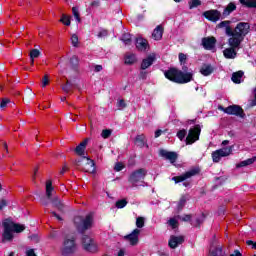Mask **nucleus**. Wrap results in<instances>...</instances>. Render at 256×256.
I'll return each mask as SVG.
<instances>
[{
	"label": "nucleus",
	"mask_w": 256,
	"mask_h": 256,
	"mask_svg": "<svg viewBox=\"0 0 256 256\" xmlns=\"http://www.w3.org/2000/svg\"><path fill=\"white\" fill-rule=\"evenodd\" d=\"M178 59L182 68H168V70L164 71L165 79H168V81H171V83H176L177 85H186V83H191V81L194 79V73L193 70L187 66V55L179 53Z\"/></svg>",
	"instance_id": "obj_1"
},
{
	"label": "nucleus",
	"mask_w": 256,
	"mask_h": 256,
	"mask_svg": "<svg viewBox=\"0 0 256 256\" xmlns=\"http://www.w3.org/2000/svg\"><path fill=\"white\" fill-rule=\"evenodd\" d=\"M124 168H125V166L121 162H117L114 166V170L117 172L123 171Z\"/></svg>",
	"instance_id": "obj_51"
},
{
	"label": "nucleus",
	"mask_w": 256,
	"mask_h": 256,
	"mask_svg": "<svg viewBox=\"0 0 256 256\" xmlns=\"http://www.w3.org/2000/svg\"><path fill=\"white\" fill-rule=\"evenodd\" d=\"M60 23H63V25H66V27H69V25H71V18L63 14L60 19Z\"/></svg>",
	"instance_id": "obj_37"
},
{
	"label": "nucleus",
	"mask_w": 256,
	"mask_h": 256,
	"mask_svg": "<svg viewBox=\"0 0 256 256\" xmlns=\"http://www.w3.org/2000/svg\"><path fill=\"white\" fill-rule=\"evenodd\" d=\"M67 171H69V167L67 166V164H65L62 167V170L60 171V175H65V173H67Z\"/></svg>",
	"instance_id": "obj_57"
},
{
	"label": "nucleus",
	"mask_w": 256,
	"mask_h": 256,
	"mask_svg": "<svg viewBox=\"0 0 256 256\" xmlns=\"http://www.w3.org/2000/svg\"><path fill=\"white\" fill-rule=\"evenodd\" d=\"M51 214L53 215V217H56V219H57L58 221H63V218L60 217V215L57 214V212L52 211Z\"/></svg>",
	"instance_id": "obj_59"
},
{
	"label": "nucleus",
	"mask_w": 256,
	"mask_h": 256,
	"mask_svg": "<svg viewBox=\"0 0 256 256\" xmlns=\"http://www.w3.org/2000/svg\"><path fill=\"white\" fill-rule=\"evenodd\" d=\"M250 107H256V87L254 88V99L250 101Z\"/></svg>",
	"instance_id": "obj_55"
},
{
	"label": "nucleus",
	"mask_w": 256,
	"mask_h": 256,
	"mask_svg": "<svg viewBox=\"0 0 256 256\" xmlns=\"http://www.w3.org/2000/svg\"><path fill=\"white\" fill-rule=\"evenodd\" d=\"M72 88L73 83L69 80H66V84L62 85V91H64V93H70Z\"/></svg>",
	"instance_id": "obj_35"
},
{
	"label": "nucleus",
	"mask_w": 256,
	"mask_h": 256,
	"mask_svg": "<svg viewBox=\"0 0 256 256\" xmlns=\"http://www.w3.org/2000/svg\"><path fill=\"white\" fill-rule=\"evenodd\" d=\"M85 160H86L85 167L82 168V171H85V173H95V161H93L87 156H83L80 159H76L74 161V165L76 167H81V165H83V162Z\"/></svg>",
	"instance_id": "obj_7"
},
{
	"label": "nucleus",
	"mask_w": 256,
	"mask_h": 256,
	"mask_svg": "<svg viewBox=\"0 0 256 256\" xmlns=\"http://www.w3.org/2000/svg\"><path fill=\"white\" fill-rule=\"evenodd\" d=\"M231 153H233V146L224 147L212 152L213 163H219L222 157H229Z\"/></svg>",
	"instance_id": "obj_10"
},
{
	"label": "nucleus",
	"mask_w": 256,
	"mask_h": 256,
	"mask_svg": "<svg viewBox=\"0 0 256 256\" xmlns=\"http://www.w3.org/2000/svg\"><path fill=\"white\" fill-rule=\"evenodd\" d=\"M47 85H49V76L46 74L42 78V87H47Z\"/></svg>",
	"instance_id": "obj_52"
},
{
	"label": "nucleus",
	"mask_w": 256,
	"mask_h": 256,
	"mask_svg": "<svg viewBox=\"0 0 256 256\" xmlns=\"http://www.w3.org/2000/svg\"><path fill=\"white\" fill-rule=\"evenodd\" d=\"M181 219V221H184L185 223H187V222H189V221H191V219H192V216H191V214H186V215H184L182 218H180Z\"/></svg>",
	"instance_id": "obj_54"
},
{
	"label": "nucleus",
	"mask_w": 256,
	"mask_h": 256,
	"mask_svg": "<svg viewBox=\"0 0 256 256\" xmlns=\"http://www.w3.org/2000/svg\"><path fill=\"white\" fill-rule=\"evenodd\" d=\"M202 45L206 51H211L215 49V45H217V38L211 37H204L202 38Z\"/></svg>",
	"instance_id": "obj_15"
},
{
	"label": "nucleus",
	"mask_w": 256,
	"mask_h": 256,
	"mask_svg": "<svg viewBox=\"0 0 256 256\" xmlns=\"http://www.w3.org/2000/svg\"><path fill=\"white\" fill-rule=\"evenodd\" d=\"M236 9H237V5H235V3H233V2H230L227 5L226 9H224L223 12H222L223 17L224 18L229 17V14L233 13V11H235Z\"/></svg>",
	"instance_id": "obj_26"
},
{
	"label": "nucleus",
	"mask_w": 256,
	"mask_h": 256,
	"mask_svg": "<svg viewBox=\"0 0 256 256\" xmlns=\"http://www.w3.org/2000/svg\"><path fill=\"white\" fill-rule=\"evenodd\" d=\"M71 44L73 47H79V36L77 34L71 36Z\"/></svg>",
	"instance_id": "obj_44"
},
{
	"label": "nucleus",
	"mask_w": 256,
	"mask_h": 256,
	"mask_svg": "<svg viewBox=\"0 0 256 256\" xmlns=\"http://www.w3.org/2000/svg\"><path fill=\"white\" fill-rule=\"evenodd\" d=\"M164 28L161 25L156 26L152 33V37L155 41H161L163 39Z\"/></svg>",
	"instance_id": "obj_23"
},
{
	"label": "nucleus",
	"mask_w": 256,
	"mask_h": 256,
	"mask_svg": "<svg viewBox=\"0 0 256 256\" xmlns=\"http://www.w3.org/2000/svg\"><path fill=\"white\" fill-rule=\"evenodd\" d=\"M230 256H243L239 250H234L233 254H230Z\"/></svg>",
	"instance_id": "obj_64"
},
{
	"label": "nucleus",
	"mask_w": 256,
	"mask_h": 256,
	"mask_svg": "<svg viewBox=\"0 0 256 256\" xmlns=\"http://www.w3.org/2000/svg\"><path fill=\"white\" fill-rule=\"evenodd\" d=\"M139 79L145 81V79H147V71H141L139 74Z\"/></svg>",
	"instance_id": "obj_56"
},
{
	"label": "nucleus",
	"mask_w": 256,
	"mask_h": 256,
	"mask_svg": "<svg viewBox=\"0 0 256 256\" xmlns=\"http://www.w3.org/2000/svg\"><path fill=\"white\" fill-rule=\"evenodd\" d=\"M247 245H252V249H256V242H254L253 240H248L246 241Z\"/></svg>",
	"instance_id": "obj_61"
},
{
	"label": "nucleus",
	"mask_w": 256,
	"mask_h": 256,
	"mask_svg": "<svg viewBox=\"0 0 256 256\" xmlns=\"http://www.w3.org/2000/svg\"><path fill=\"white\" fill-rule=\"evenodd\" d=\"M26 256H37V254H35V250L30 249L26 252Z\"/></svg>",
	"instance_id": "obj_63"
},
{
	"label": "nucleus",
	"mask_w": 256,
	"mask_h": 256,
	"mask_svg": "<svg viewBox=\"0 0 256 256\" xmlns=\"http://www.w3.org/2000/svg\"><path fill=\"white\" fill-rule=\"evenodd\" d=\"M203 17L207 19V21H211L212 23H217L219 19H221V12L219 10H207L203 13Z\"/></svg>",
	"instance_id": "obj_12"
},
{
	"label": "nucleus",
	"mask_w": 256,
	"mask_h": 256,
	"mask_svg": "<svg viewBox=\"0 0 256 256\" xmlns=\"http://www.w3.org/2000/svg\"><path fill=\"white\" fill-rule=\"evenodd\" d=\"M125 65H134V63H137V57L135 54H129L125 56Z\"/></svg>",
	"instance_id": "obj_30"
},
{
	"label": "nucleus",
	"mask_w": 256,
	"mask_h": 256,
	"mask_svg": "<svg viewBox=\"0 0 256 256\" xmlns=\"http://www.w3.org/2000/svg\"><path fill=\"white\" fill-rule=\"evenodd\" d=\"M141 233V230L139 229H134L132 231V233L126 235L124 237V239L126 241H129L130 245H132L133 247H135V245H137V243H139V234Z\"/></svg>",
	"instance_id": "obj_14"
},
{
	"label": "nucleus",
	"mask_w": 256,
	"mask_h": 256,
	"mask_svg": "<svg viewBox=\"0 0 256 256\" xmlns=\"http://www.w3.org/2000/svg\"><path fill=\"white\" fill-rule=\"evenodd\" d=\"M210 256H223V248L216 247L214 250L210 252Z\"/></svg>",
	"instance_id": "obj_38"
},
{
	"label": "nucleus",
	"mask_w": 256,
	"mask_h": 256,
	"mask_svg": "<svg viewBox=\"0 0 256 256\" xmlns=\"http://www.w3.org/2000/svg\"><path fill=\"white\" fill-rule=\"evenodd\" d=\"M201 5V0H191L189 2V9H195V7H199Z\"/></svg>",
	"instance_id": "obj_47"
},
{
	"label": "nucleus",
	"mask_w": 256,
	"mask_h": 256,
	"mask_svg": "<svg viewBox=\"0 0 256 256\" xmlns=\"http://www.w3.org/2000/svg\"><path fill=\"white\" fill-rule=\"evenodd\" d=\"M185 242V238L183 236H171L170 240L168 241V245L170 249H177L179 245Z\"/></svg>",
	"instance_id": "obj_18"
},
{
	"label": "nucleus",
	"mask_w": 256,
	"mask_h": 256,
	"mask_svg": "<svg viewBox=\"0 0 256 256\" xmlns=\"http://www.w3.org/2000/svg\"><path fill=\"white\" fill-rule=\"evenodd\" d=\"M112 133H113V130H111V129H104V130H102L101 137L103 139H109V137H111Z\"/></svg>",
	"instance_id": "obj_42"
},
{
	"label": "nucleus",
	"mask_w": 256,
	"mask_h": 256,
	"mask_svg": "<svg viewBox=\"0 0 256 256\" xmlns=\"http://www.w3.org/2000/svg\"><path fill=\"white\" fill-rule=\"evenodd\" d=\"M239 2L248 9H256V0H239Z\"/></svg>",
	"instance_id": "obj_28"
},
{
	"label": "nucleus",
	"mask_w": 256,
	"mask_h": 256,
	"mask_svg": "<svg viewBox=\"0 0 256 256\" xmlns=\"http://www.w3.org/2000/svg\"><path fill=\"white\" fill-rule=\"evenodd\" d=\"M206 217L207 216L205 215V213H202L200 217L196 218V227H198V229L201 227V225H203Z\"/></svg>",
	"instance_id": "obj_36"
},
{
	"label": "nucleus",
	"mask_w": 256,
	"mask_h": 256,
	"mask_svg": "<svg viewBox=\"0 0 256 256\" xmlns=\"http://www.w3.org/2000/svg\"><path fill=\"white\" fill-rule=\"evenodd\" d=\"M245 37L246 36H241L240 34H235L234 37L228 38L229 48L223 51L225 59H235V57H237V49L241 47V44L245 41Z\"/></svg>",
	"instance_id": "obj_4"
},
{
	"label": "nucleus",
	"mask_w": 256,
	"mask_h": 256,
	"mask_svg": "<svg viewBox=\"0 0 256 256\" xmlns=\"http://www.w3.org/2000/svg\"><path fill=\"white\" fill-rule=\"evenodd\" d=\"M244 72L243 71H237L232 74V81L233 83L239 84L241 83V79L243 78Z\"/></svg>",
	"instance_id": "obj_29"
},
{
	"label": "nucleus",
	"mask_w": 256,
	"mask_h": 256,
	"mask_svg": "<svg viewBox=\"0 0 256 256\" xmlns=\"http://www.w3.org/2000/svg\"><path fill=\"white\" fill-rule=\"evenodd\" d=\"M214 69L211 66V64H204L201 69H200V73L201 75H203L204 77H209V75H211L213 73Z\"/></svg>",
	"instance_id": "obj_25"
},
{
	"label": "nucleus",
	"mask_w": 256,
	"mask_h": 256,
	"mask_svg": "<svg viewBox=\"0 0 256 256\" xmlns=\"http://www.w3.org/2000/svg\"><path fill=\"white\" fill-rule=\"evenodd\" d=\"M4 232L2 234V239L4 241H13V229L9 225V219L3 222Z\"/></svg>",
	"instance_id": "obj_13"
},
{
	"label": "nucleus",
	"mask_w": 256,
	"mask_h": 256,
	"mask_svg": "<svg viewBox=\"0 0 256 256\" xmlns=\"http://www.w3.org/2000/svg\"><path fill=\"white\" fill-rule=\"evenodd\" d=\"M70 67L75 73L79 72V57L77 55H73L70 58Z\"/></svg>",
	"instance_id": "obj_24"
},
{
	"label": "nucleus",
	"mask_w": 256,
	"mask_h": 256,
	"mask_svg": "<svg viewBox=\"0 0 256 256\" xmlns=\"http://www.w3.org/2000/svg\"><path fill=\"white\" fill-rule=\"evenodd\" d=\"M121 41H123V43L125 45H131V43L133 41L132 38H131V34H129V33L123 34Z\"/></svg>",
	"instance_id": "obj_34"
},
{
	"label": "nucleus",
	"mask_w": 256,
	"mask_h": 256,
	"mask_svg": "<svg viewBox=\"0 0 256 256\" xmlns=\"http://www.w3.org/2000/svg\"><path fill=\"white\" fill-rule=\"evenodd\" d=\"M51 203L53 207H55L56 209H58V211H60V213H65L67 206L59 198L52 199Z\"/></svg>",
	"instance_id": "obj_20"
},
{
	"label": "nucleus",
	"mask_w": 256,
	"mask_h": 256,
	"mask_svg": "<svg viewBox=\"0 0 256 256\" xmlns=\"http://www.w3.org/2000/svg\"><path fill=\"white\" fill-rule=\"evenodd\" d=\"M95 73H99L103 71V66L102 65H96L94 68Z\"/></svg>",
	"instance_id": "obj_62"
},
{
	"label": "nucleus",
	"mask_w": 256,
	"mask_h": 256,
	"mask_svg": "<svg viewBox=\"0 0 256 256\" xmlns=\"http://www.w3.org/2000/svg\"><path fill=\"white\" fill-rule=\"evenodd\" d=\"M255 159L256 157L243 160L240 163L236 164V168L241 169V167H247L249 165H253V163H255Z\"/></svg>",
	"instance_id": "obj_27"
},
{
	"label": "nucleus",
	"mask_w": 256,
	"mask_h": 256,
	"mask_svg": "<svg viewBox=\"0 0 256 256\" xmlns=\"http://www.w3.org/2000/svg\"><path fill=\"white\" fill-rule=\"evenodd\" d=\"M168 223L172 229H177L179 227V222L175 218H170Z\"/></svg>",
	"instance_id": "obj_46"
},
{
	"label": "nucleus",
	"mask_w": 256,
	"mask_h": 256,
	"mask_svg": "<svg viewBox=\"0 0 256 256\" xmlns=\"http://www.w3.org/2000/svg\"><path fill=\"white\" fill-rule=\"evenodd\" d=\"M8 103H11V100L9 98H3L0 103V108L5 109V107H7Z\"/></svg>",
	"instance_id": "obj_50"
},
{
	"label": "nucleus",
	"mask_w": 256,
	"mask_h": 256,
	"mask_svg": "<svg viewBox=\"0 0 256 256\" xmlns=\"http://www.w3.org/2000/svg\"><path fill=\"white\" fill-rule=\"evenodd\" d=\"M77 250V244L75 243V238H65L63 242V247L61 250L62 255L68 256L73 255Z\"/></svg>",
	"instance_id": "obj_9"
},
{
	"label": "nucleus",
	"mask_w": 256,
	"mask_h": 256,
	"mask_svg": "<svg viewBox=\"0 0 256 256\" xmlns=\"http://www.w3.org/2000/svg\"><path fill=\"white\" fill-rule=\"evenodd\" d=\"M39 55H41V51H39V49H32L30 51V59H37Z\"/></svg>",
	"instance_id": "obj_45"
},
{
	"label": "nucleus",
	"mask_w": 256,
	"mask_h": 256,
	"mask_svg": "<svg viewBox=\"0 0 256 256\" xmlns=\"http://www.w3.org/2000/svg\"><path fill=\"white\" fill-rule=\"evenodd\" d=\"M135 143L138 147L143 148L145 147V135H137L135 138Z\"/></svg>",
	"instance_id": "obj_32"
},
{
	"label": "nucleus",
	"mask_w": 256,
	"mask_h": 256,
	"mask_svg": "<svg viewBox=\"0 0 256 256\" xmlns=\"http://www.w3.org/2000/svg\"><path fill=\"white\" fill-rule=\"evenodd\" d=\"M136 227L138 229H143V227H145V218L144 217H138L136 219Z\"/></svg>",
	"instance_id": "obj_40"
},
{
	"label": "nucleus",
	"mask_w": 256,
	"mask_h": 256,
	"mask_svg": "<svg viewBox=\"0 0 256 256\" xmlns=\"http://www.w3.org/2000/svg\"><path fill=\"white\" fill-rule=\"evenodd\" d=\"M162 133H163V130L161 129L156 130L154 135L155 139L161 137Z\"/></svg>",
	"instance_id": "obj_60"
},
{
	"label": "nucleus",
	"mask_w": 256,
	"mask_h": 256,
	"mask_svg": "<svg viewBox=\"0 0 256 256\" xmlns=\"http://www.w3.org/2000/svg\"><path fill=\"white\" fill-rule=\"evenodd\" d=\"M88 143H89V138H86L78 146H76L75 153L78 154L79 157H83V155H85V149H87Z\"/></svg>",
	"instance_id": "obj_19"
},
{
	"label": "nucleus",
	"mask_w": 256,
	"mask_h": 256,
	"mask_svg": "<svg viewBox=\"0 0 256 256\" xmlns=\"http://www.w3.org/2000/svg\"><path fill=\"white\" fill-rule=\"evenodd\" d=\"M149 47V42L145 38H136V48L138 51H147Z\"/></svg>",
	"instance_id": "obj_21"
},
{
	"label": "nucleus",
	"mask_w": 256,
	"mask_h": 256,
	"mask_svg": "<svg viewBox=\"0 0 256 256\" xmlns=\"http://www.w3.org/2000/svg\"><path fill=\"white\" fill-rule=\"evenodd\" d=\"M217 29L225 28V34L227 37H235V35L247 36L251 32V25L247 22H239L233 29L231 27V21L225 20L216 25Z\"/></svg>",
	"instance_id": "obj_3"
},
{
	"label": "nucleus",
	"mask_w": 256,
	"mask_h": 256,
	"mask_svg": "<svg viewBox=\"0 0 256 256\" xmlns=\"http://www.w3.org/2000/svg\"><path fill=\"white\" fill-rule=\"evenodd\" d=\"M226 115H234L235 117H241V119H245V111L240 105L237 104L226 107Z\"/></svg>",
	"instance_id": "obj_11"
},
{
	"label": "nucleus",
	"mask_w": 256,
	"mask_h": 256,
	"mask_svg": "<svg viewBox=\"0 0 256 256\" xmlns=\"http://www.w3.org/2000/svg\"><path fill=\"white\" fill-rule=\"evenodd\" d=\"M72 13H73V16L75 17L76 21H78V23H81V16L79 14V8L73 7Z\"/></svg>",
	"instance_id": "obj_43"
},
{
	"label": "nucleus",
	"mask_w": 256,
	"mask_h": 256,
	"mask_svg": "<svg viewBox=\"0 0 256 256\" xmlns=\"http://www.w3.org/2000/svg\"><path fill=\"white\" fill-rule=\"evenodd\" d=\"M187 203V198L185 196H181L180 200L178 201L177 209L178 211H183V207H185V204Z\"/></svg>",
	"instance_id": "obj_33"
},
{
	"label": "nucleus",
	"mask_w": 256,
	"mask_h": 256,
	"mask_svg": "<svg viewBox=\"0 0 256 256\" xmlns=\"http://www.w3.org/2000/svg\"><path fill=\"white\" fill-rule=\"evenodd\" d=\"M145 177H147V169L139 168L129 175L128 182L135 187L137 186V183H144Z\"/></svg>",
	"instance_id": "obj_6"
},
{
	"label": "nucleus",
	"mask_w": 256,
	"mask_h": 256,
	"mask_svg": "<svg viewBox=\"0 0 256 256\" xmlns=\"http://www.w3.org/2000/svg\"><path fill=\"white\" fill-rule=\"evenodd\" d=\"M7 205H9V202H7L6 199L0 200V211H3V209H5V207H7Z\"/></svg>",
	"instance_id": "obj_53"
},
{
	"label": "nucleus",
	"mask_w": 256,
	"mask_h": 256,
	"mask_svg": "<svg viewBox=\"0 0 256 256\" xmlns=\"http://www.w3.org/2000/svg\"><path fill=\"white\" fill-rule=\"evenodd\" d=\"M199 137H201V125L196 124L193 128H190L188 131V135L185 140L186 145H193V143L199 141Z\"/></svg>",
	"instance_id": "obj_8"
},
{
	"label": "nucleus",
	"mask_w": 256,
	"mask_h": 256,
	"mask_svg": "<svg viewBox=\"0 0 256 256\" xmlns=\"http://www.w3.org/2000/svg\"><path fill=\"white\" fill-rule=\"evenodd\" d=\"M201 173V169L199 168H193L185 173H183L180 176H174L172 177V181L174 183H183V187H191V182H185L187 179H191V177H195V175H199Z\"/></svg>",
	"instance_id": "obj_5"
},
{
	"label": "nucleus",
	"mask_w": 256,
	"mask_h": 256,
	"mask_svg": "<svg viewBox=\"0 0 256 256\" xmlns=\"http://www.w3.org/2000/svg\"><path fill=\"white\" fill-rule=\"evenodd\" d=\"M8 225L11 227L13 233H23L25 231V225L14 223L10 219H8Z\"/></svg>",
	"instance_id": "obj_22"
},
{
	"label": "nucleus",
	"mask_w": 256,
	"mask_h": 256,
	"mask_svg": "<svg viewBox=\"0 0 256 256\" xmlns=\"http://www.w3.org/2000/svg\"><path fill=\"white\" fill-rule=\"evenodd\" d=\"M109 35V30L107 29H101L99 32H98V35L97 37H99L100 39L103 38V37H107Z\"/></svg>",
	"instance_id": "obj_49"
},
{
	"label": "nucleus",
	"mask_w": 256,
	"mask_h": 256,
	"mask_svg": "<svg viewBox=\"0 0 256 256\" xmlns=\"http://www.w3.org/2000/svg\"><path fill=\"white\" fill-rule=\"evenodd\" d=\"M53 182L51 181V180H48L47 182H46V197L48 198V199H51V195H52V193H53Z\"/></svg>",
	"instance_id": "obj_31"
},
{
	"label": "nucleus",
	"mask_w": 256,
	"mask_h": 256,
	"mask_svg": "<svg viewBox=\"0 0 256 256\" xmlns=\"http://www.w3.org/2000/svg\"><path fill=\"white\" fill-rule=\"evenodd\" d=\"M118 106L122 107V109H125L127 107V103H125L124 99L119 100Z\"/></svg>",
	"instance_id": "obj_58"
},
{
	"label": "nucleus",
	"mask_w": 256,
	"mask_h": 256,
	"mask_svg": "<svg viewBox=\"0 0 256 256\" xmlns=\"http://www.w3.org/2000/svg\"><path fill=\"white\" fill-rule=\"evenodd\" d=\"M74 227L82 235V245L84 251L88 253H97V243L89 235H86V231H89L93 227V215L87 214L85 218L83 216L74 217Z\"/></svg>",
	"instance_id": "obj_2"
},
{
	"label": "nucleus",
	"mask_w": 256,
	"mask_h": 256,
	"mask_svg": "<svg viewBox=\"0 0 256 256\" xmlns=\"http://www.w3.org/2000/svg\"><path fill=\"white\" fill-rule=\"evenodd\" d=\"M41 205H43L44 207H49V204L51 203V198L46 197H42L40 199Z\"/></svg>",
	"instance_id": "obj_48"
},
{
	"label": "nucleus",
	"mask_w": 256,
	"mask_h": 256,
	"mask_svg": "<svg viewBox=\"0 0 256 256\" xmlns=\"http://www.w3.org/2000/svg\"><path fill=\"white\" fill-rule=\"evenodd\" d=\"M157 60V56L155 54H150L146 58L142 60V63L140 65V69L142 71H145V69H149L153 63Z\"/></svg>",
	"instance_id": "obj_17"
},
{
	"label": "nucleus",
	"mask_w": 256,
	"mask_h": 256,
	"mask_svg": "<svg viewBox=\"0 0 256 256\" xmlns=\"http://www.w3.org/2000/svg\"><path fill=\"white\" fill-rule=\"evenodd\" d=\"M176 137H178L179 140L183 141L185 137H187V130L186 129H181L177 132Z\"/></svg>",
	"instance_id": "obj_41"
},
{
	"label": "nucleus",
	"mask_w": 256,
	"mask_h": 256,
	"mask_svg": "<svg viewBox=\"0 0 256 256\" xmlns=\"http://www.w3.org/2000/svg\"><path fill=\"white\" fill-rule=\"evenodd\" d=\"M159 155L160 157H164V159H167L168 161H170V163H175L179 157L177 155V152H169L165 149H160Z\"/></svg>",
	"instance_id": "obj_16"
},
{
	"label": "nucleus",
	"mask_w": 256,
	"mask_h": 256,
	"mask_svg": "<svg viewBox=\"0 0 256 256\" xmlns=\"http://www.w3.org/2000/svg\"><path fill=\"white\" fill-rule=\"evenodd\" d=\"M127 199H121L116 201L115 206L117 207V209H124V207H127Z\"/></svg>",
	"instance_id": "obj_39"
}]
</instances>
